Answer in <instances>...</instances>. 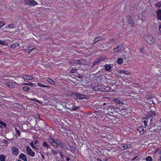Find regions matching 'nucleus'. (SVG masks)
<instances>
[{
	"mask_svg": "<svg viewBox=\"0 0 161 161\" xmlns=\"http://www.w3.org/2000/svg\"><path fill=\"white\" fill-rule=\"evenodd\" d=\"M101 39V38L100 37L97 36L96 37L94 40V43H95L97 41H98L100 40Z\"/></svg>",
	"mask_w": 161,
	"mask_h": 161,
	"instance_id": "31",
	"label": "nucleus"
},
{
	"mask_svg": "<svg viewBox=\"0 0 161 161\" xmlns=\"http://www.w3.org/2000/svg\"><path fill=\"white\" fill-rule=\"evenodd\" d=\"M5 85L8 87L12 88L14 87V85L11 83H6Z\"/></svg>",
	"mask_w": 161,
	"mask_h": 161,
	"instance_id": "23",
	"label": "nucleus"
},
{
	"mask_svg": "<svg viewBox=\"0 0 161 161\" xmlns=\"http://www.w3.org/2000/svg\"><path fill=\"white\" fill-rule=\"evenodd\" d=\"M23 85H28V83H23Z\"/></svg>",
	"mask_w": 161,
	"mask_h": 161,
	"instance_id": "55",
	"label": "nucleus"
},
{
	"mask_svg": "<svg viewBox=\"0 0 161 161\" xmlns=\"http://www.w3.org/2000/svg\"><path fill=\"white\" fill-rule=\"evenodd\" d=\"M34 49V48L32 47H27L25 49V51L28 53H30L31 51Z\"/></svg>",
	"mask_w": 161,
	"mask_h": 161,
	"instance_id": "21",
	"label": "nucleus"
},
{
	"mask_svg": "<svg viewBox=\"0 0 161 161\" xmlns=\"http://www.w3.org/2000/svg\"><path fill=\"white\" fill-rule=\"evenodd\" d=\"M146 98L148 100L147 102L149 103L150 104H153V99L150 97L149 96L147 95L146 97Z\"/></svg>",
	"mask_w": 161,
	"mask_h": 161,
	"instance_id": "19",
	"label": "nucleus"
},
{
	"mask_svg": "<svg viewBox=\"0 0 161 161\" xmlns=\"http://www.w3.org/2000/svg\"><path fill=\"white\" fill-rule=\"evenodd\" d=\"M0 45L5 46H8V43L4 41L0 40Z\"/></svg>",
	"mask_w": 161,
	"mask_h": 161,
	"instance_id": "32",
	"label": "nucleus"
},
{
	"mask_svg": "<svg viewBox=\"0 0 161 161\" xmlns=\"http://www.w3.org/2000/svg\"><path fill=\"white\" fill-rule=\"evenodd\" d=\"M159 160L161 161V156L160 155H159Z\"/></svg>",
	"mask_w": 161,
	"mask_h": 161,
	"instance_id": "60",
	"label": "nucleus"
},
{
	"mask_svg": "<svg viewBox=\"0 0 161 161\" xmlns=\"http://www.w3.org/2000/svg\"><path fill=\"white\" fill-rule=\"evenodd\" d=\"M19 158L24 161H27V159L26 155L24 153H21L19 156Z\"/></svg>",
	"mask_w": 161,
	"mask_h": 161,
	"instance_id": "13",
	"label": "nucleus"
},
{
	"mask_svg": "<svg viewBox=\"0 0 161 161\" xmlns=\"http://www.w3.org/2000/svg\"><path fill=\"white\" fill-rule=\"evenodd\" d=\"M79 78H82L83 77V76L81 75H78Z\"/></svg>",
	"mask_w": 161,
	"mask_h": 161,
	"instance_id": "54",
	"label": "nucleus"
},
{
	"mask_svg": "<svg viewBox=\"0 0 161 161\" xmlns=\"http://www.w3.org/2000/svg\"><path fill=\"white\" fill-rule=\"evenodd\" d=\"M157 18L159 20H161V10L158 9L157 11Z\"/></svg>",
	"mask_w": 161,
	"mask_h": 161,
	"instance_id": "18",
	"label": "nucleus"
},
{
	"mask_svg": "<svg viewBox=\"0 0 161 161\" xmlns=\"http://www.w3.org/2000/svg\"><path fill=\"white\" fill-rule=\"evenodd\" d=\"M155 113L154 111H151L147 115V119H149L151 117H153L155 116Z\"/></svg>",
	"mask_w": 161,
	"mask_h": 161,
	"instance_id": "17",
	"label": "nucleus"
},
{
	"mask_svg": "<svg viewBox=\"0 0 161 161\" xmlns=\"http://www.w3.org/2000/svg\"><path fill=\"white\" fill-rule=\"evenodd\" d=\"M138 130L140 132L141 134H144L146 130L145 127L139 126L137 128Z\"/></svg>",
	"mask_w": 161,
	"mask_h": 161,
	"instance_id": "12",
	"label": "nucleus"
},
{
	"mask_svg": "<svg viewBox=\"0 0 161 161\" xmlns=\"http://www.w3.org/2000/svg\"><path fill=\"white\" fill-rule=\"evenodd\" d=\"M159 121L160 122V123H161V118L160 119Z\"/></svg>",
	"mask_w": 161,
	"mask_h": 161,
	"instance_id": "63",
	"label": "nucleus"
},
{
	"mask_svg": "<svg viewBox=\"0 0 161 161\" xmlns=\"http://www.w3.org/2000/svg\"><path fill=\"white\" fill-rule=\"evenodd\" d=\"M137 17L138 19L141 20L143 22H145L147 21L146 16L144 15V13L142 12L138 14Z\"/></svg>",
	"mask_w": 161,
	"mask_h": 161,
	"instance_id": "5",
	"label": "nucleus"
},
{
	"mask_svg": "<svg viewBox=\"0 0 161 161\" xmlns=\"http://www.w3.org/2000/svg\"><path fill=\"white\" fill-rule=\"evenodd\" d=\"M114 101L116 103H118L119 104L123 105L124 104L123 102L120 101L119 99L117 98H116L114 99Z\"/></svg>",
	"mask_w": 161,
	"mask_h": 161,
	"instance_id": "25",
	"label": "nucleus"
},
{
	"mask_svg": "<svg viewBox=\"0 0 161 161\" xmlns=\"http://www.w3.org/2000/svg\"><path fill=\"white\" fill-rule=\"evenodd\" d=\"M117 62L119 64H122L123 63L122 58H119L117 60Z\"/></svg>",
	"mask_w": 161,
	"mask_h": 161,
	"instance_id": "27",
	"label": "nucleus"
},
{
	"mask_svg": "<svg viewBox=\"0 0 161 161\" xmlns=\"http://www.w3.org/2000/svg\"><path fill=\"white\" fill-rule=\"evenodd\" d=\"M22 78L26 80H29L33 79L34 77L32 76H30L27 75H23Z\"/></svg>",
	"mask_w": 161,
	"mask_h": 161,
	"instance_id": "14",
	"label": "nucleus"
},
{
	"mask_svg": "<svg viewBox=\"0 0 161 161\" xmlns=\"http://www.w3.org/2000/svg\"><path fill=\"white\" fill-rule=\"evenodd\" d=\"M118 73L120 74H124L126 75H130V73L128 71H125L123 70H118Z\"/></svg>",
	"mask_w": 161,
	"mask_h": 161,
	"instance_id": "15",
	"label": "nucleus"
},
{
	"mask_svg": "<svg viewBox=\"0 0 161 161\" xmlns=\"http://www.w3.org/2000/svg\"><path fill=\"white\" fill-rule=\"evenodd\" d=\"M143 89H141L139 91V92H143Z\"/></svg>",
	"mask_w": 161,
	"mask_h": 161,
	"instance_id": "56",
	"label": "nucleus"
},
{
	"mask_svg": "<svg viewBox=\"0 0 161 161\" xmlns=\"http://www.w3.org/2000/svg\"><path fill=\"white\" fill-rule=\"evenodd\" d=\"M110 89V88L109 87H104V89H105V91H108L109 89Z\"/></svg>",
	"mask_w": 161,
	"mask_h": 161,
	"instance_id": "51",
	"label": "nucleus"
},
{
	"mask_svg": "<svg viewBox=\"0 0 161 161\" xmlns=\"http://www.w3.org/2000/svg\"><path fill=\"white\" fill-rule=\"evenodd\" d=\"M15 130L16 131V134L18 136H20V132L18 130L16 129H15Z\"/></svg>",
	"mask_w": 161,
	"mask_h": 161,
	"instance_id": "45",
	"label": "nucleus"
},
{
	"mask_svg": "<svg viewBox=\"0 0 161 161\" xmlns=\"http://www.w3.org/2000/svg\"><path fill=\"white\" fill-rule=\"evenodd\" d=\"M97 161H102L101 160H100V159H99V158H98L97 159Z\"/></svg>",
	"mask_w": 161,
	"mask_h": 161,
	"instance_id": "61",
	"label": "nucleus"
},
{
	"mask_svg": "<svg viewBox=\"0 0 161 161\" xmlns=\"http://www.w3.org/2000/svg\"><path fill=\"white\" fill-rule=\"evenodd\" d=\"M104 86H100V92H105V89H104Z\"/></svg>",
	"mask_w": 161,
	"mask_h": 161,
	"instance_id": "35",
	"label": "nucleus"
},
{
	"mask_svg": "<svg viewBox=\"0 0 161 161\" xmlns=\"http://www.w3.org/2000/svg\"><path fill=\"white\" fill-rule=\"evenodd\" d=\"M105 66L106 70L107 71L110 70L111 68V66L109 65L105 64Z\"/></svg>",
	"mask_w": 161,
	"mask_h": 161,
	"instance_id": "28",
	"label": "nucleus"
},
{
	"mask_svg": "<svg viewBox=\"0 0 161 161\" xmlns=\"http://www.w3.org/2000/svg\"><path fill=\"white\" fill-rule=\"evenodd\" d=\"M78 108V106H73L72 108V110H75L77 109Z\"/></svg>",
	"mask_w": 161,
	"mask_h": 161,
	"instance_id": "47",
	"label": "nucleus"
},
{
	"mask_svg": "<svg viewBox=\"0 0 161 161\" xmlns=\"http://www.w3.org/2000/svg\"><path fill=\"white\" fill-rule=\"evenodd\" d=\"M139 51L142 53L143 54L145 53V52L144 51V50H143V48H141L139 49Z\"/></svg>",
	"mask_w": 161,
	"mask_h": 161,
	"instance_id": "44",
	"label": "nucleus"
},
{
	"mask_svg": "<svg viewBox=\"0 0 161 161\" xmlns=\"http://www.w3.org/2000/svg\"><path fill=\"white\" fill-rule=\"evenodd\" d=\"M3 142L6 144H8V141L5 140H3Z\"/></svg>",
	"mask_w": 161,
	"mask_h": 161,
	"instance_id": "52",
	"label": "nucleus"
},
{
	"mask_svg": "<svg viewBox=\"0 0 161 161\" xmlns=\"http://www.w3.org/2000/svg\"><path fill=\"white\" fill-rule=\"evenodd\" d=\"M47 81L50 83L52 84H54L55 83V82L53 80L50 78L47 79Z\"/></svg>",
	"mask_w": 161,
	"mask_h": 161,
	"instance_id": "29",
	"label": "nucleus"
},
{
	"mask_svg": "<svg viewBox=\"0 0 161 161\" xmlns=\"http://www.w3.org/2000/svg\"><path fill=\"white\" fill-rule=\"evenodd\" d=\"M106 105V103H103V106Z\"/></svg>",
	"mask_w": 161,
	"mask_h": 161,
	"instance_id": "58",
	"label": "nucleus"
},
{
	"mask_svg": "<svg viewBox=\"0 0 161 161\" xmlns=\"http://www.w3.org/2000/svg\"><path fill=\"white\" fill-rule=\"evenodd\" d=\"M159 155H160L161 156V149L160 150V152L159 154Z\"/></svg>",
	"mask_w": 161,
	"mask_h": 161,
	"instance_id": "59",
	"label": "nucleus"
},
{
	"mask_svg": "<svg viewBox=\"0 0 161 161\" xmlns=\"http://www.w3.org/2000/svg\"><path fill=\"white\" fill-rule=\"evenodd\" d=\"M129 146V145H127L126 144L121 145V146L120 149H121L122 150H125L129 148L130 147Z\"/></svg>",
	"mask_w": 161,
	"mask_h": 161,
	"instance_id": "22",
	"label": "nucleus"
},
{
	"mask_svg": "<svg viewBox=\"0 0 161 161\" xmlns=\"http://www.w3.org/2000/svg\"><path fill=\"white\" fill-rule=\"evenodd\" d=\"M5 156L4 155H1L0 156V160L1 161H5Z\"/></svg>",
	"mask_w": 161,
	"mask_h": 161,
	"instance_id": "30",
	"label": "nucleus"
},
{
	"mask_svg": "<svg viewBox=\"0 0 161 161\" xmlns=\"http://www.w3.org/2000/svg\"><path fill=\"white\" fill-rule=\"evenodd\" d=\"M51 149L52 150L51 152L55 154H57L58 153V152L57 151H55V150L52 149L51 148Z\"/></svg>",
	"mask_w": 161,
	"mask_h": 161,
	"instance_id": "43",
	"label": "nucleus"
},
{
	"mask_svg": "<svg viewBox=\"0 0 161 161\" xmlns=\"http://www.w3.org/2000/svg\"><path fill=\"white\" fill-rule=\"evenodd\" d=\"M155 6L156 7L160 8L161 6V2H158L155 4Z\"/></svg>",
	"mask_w": 161,
	"mask_h": 161,
	"instance_id": "37",
	"label": "nucleus"
},
{
	"mask_svg": "<svg viewBox=\"0 0 161 161\" xmlns=\"http://www.w3.org/2000/svg\"><path fill=\"white\" fill-rule=\"evenodd\" d=\"M71 96L72 97L76 99H87L88 98L87 96L75 92L72 93H71Z\"/></svg>",
	"mask_w": 161,
	"mask_h": 161,
	"instance_id": "3",
	"label": "nucleus"
},
{
	"mask_svg": "<svg viewBox=\"0 0 161 161\" xmlns=\"http://www.w3.org/2000/svg\"><path fill=\"white\" fill-rule=\"evenodd\" d=\"M42 146L44 147H46L47 149L48 148H51L49 145L48 144L45 142H44L42 144Z\"/></svg>",
	"mask_w": 161,
	"mask_h": 161,
	"instance_id": "26",
	"label": "nucleus"
},
{
	"mask_svg": "<svg viewBox=\"0 0 161 161\" xmlns=\"http://www.w3.org/2000/svg\"><path fill=\"white\" fill-rule=\"evenodd\" d=\"M146 160L147 161H152L153 160L152 158L150 156H148L146 158Z\"/></svg>",
	"mask_w": 161,
	"mask_h": 161,
	"instance_id": "36",
	"label": "nucleus"
},
{
	"mask_svg": "<svg viewBox=\"0 0 161 161\" xmlns=\"http://www.w3.org/2000/svg\"><path fill=\"white\" fill-rule=\"evenodd\" d=\"M28 85L30 86H33V83H28Z\"/></svg>",
	"mask_w": 161,
	"mask_h": 161,
	"instance_id": "53",
	"label": "nucleus"
},
{
	"mask_svg": "<svg viewBox=\"0 0 161 161\" xmlns=\"http://www.w3.org/2000/svg\"><path fill=\"white\" fill-rule=\"evenodd\" d=\"M38 142L37 140H34L33 142H31L30 143V146L32 148L36 150L39 149V146L38 145Z\"/></svg>",
	"mask_w": 161,
	"mask_h": 161,
	"instance_id": "7",
	"label": "nucleus"
},
{
	"mask_svg": "<svg viewBox=\"0 0 161 161\" xmlns=\"http://www.w3.org/2000/svg\"><path fill=\"white\" fill-rule=\"evenodd\" d=\"M25 3L27 5L32 6L37 4L36 2L34 0H25Z\"/></svg>",
	"mask_w": 161,
	"mask_h": 161,
	"instance_id": "6",
	"label": "nucleus"
},
{
	"mask_svg": "<svg viewBox=\"0 0 161 161\" xmlns=\"http://www.w3.org/2000/svg\"><path fill=\"white\" fill-rule=\"evenodd\" d=\"M158 149H157L156 151H155V153H156L157 152V151H158Z\"/></svg>",
	"mask_w": 161,
	"mask_h": 161,
	"instance_id": "64",
	"label": "nucleus"
},
{
	"mask_svg": "<svg viewBox=\"0 0 161 161\" xmlns=\"http://www.w3.org/2000/svg\"><path fill=\"white\" fill-rule=\"evenodd\" d=\"M124 47L122 45H119L116 47L114 48L113 49L114 53L117 54H121L123 52Z\"/></svg>",
	"mask_w": 161,
	"mask_h": 161,
	"instance_id": "4",
	"label": "nucleus"
},
{
	"mask_svg": "<svg viewBox=\"0 0 161 161\" xmlns=\"http://www.w3.org/2000/svg\"><path fill=\"white\" fill-rule=\"evenodd\" d=\"M143 122L144 123V125L145 126H147V121L146 120H145L143 121Z\"/></svg>",
	"mask_w": 161,
	"mask_h": 161,
	"instance_id": "48",
	"label": "nucleus"
},
{
	"mask_svg": "<svg viewBox=\"0 0 161 161\" xmlns=\"http://www.w3.org/2000/svg\"><path fill=\"white\" fill-rule=\"evenodd\" d=\"M11 150L12 153L14 155H18L19 153V150L16 147H12Z\"/></svg>",
	"mask_w": 161,
	"mask_h": 161,
	"instance_id": "11",
	"label": "nucleus"
},
{
	"mask_svg": "<svg viewBox=\"0 0 161 161\" xmlns=\"http://www.w3.org/2000/svg\"><path fill=\"white\" fill-rule=\"evenodd\" d=\"M103 58H102L101 57L99 58L98 59H97L94 62V65H95L99 63L100 62L103 61L104 59L106 58V57L105 56L103 57Z\"/></svg>",
	"mask_w": 161,
	"mask_h": 161,
	"instance_id": "16",
	"label": "nucleus"
},
{
	"mask_svg": "<svg viewBox=\"0 0 161 161\" xmlns=\"http://www.w3.org/2000/svg\"><path fill=\"white\" fill-rule=\"evenodd\" d=\"M23 89L25 91H28L29 90V88L28 86H25L23 87Z\"/></svg>",
	"mask_w": 161,
	"mask_h": 161,
	"instance_id": "40",
	"label": "nucleus"
},
{
	"mask_svg": "<svg viewBox=\"0 0 161 161\" xmlns=\"http://www.w3.org/2000/svg\"><path fill=\"white\" fill-rule=\"evenodd\" d=\"M77 69L76 68H75L73 69H72L70 71V72L72 73H75L77 72Z\"/></svg>",
	"mask_w": 161,
	"mask_h": 161,
	"instance_id": "38",
	"label": "nucleus"
},
{
	"mask_svg": "<svg viewBox=\"0 0 161 161\" xmlns=\"http://www.w3.org/2000/svg\"><path fill=\"white\" fill-rule=\"evenodd\" d=\"M14 25L12 24H10L8 25V27L9 28H13Z\"/></svg>",
	"mask_w": 161,
	"mask_h": 161,
	"instance_id": "49",
	"label": "nucleus"
},
{
	"mask_svg": "<svg viewBox=\"0 0 161 161\" xmlns=\"http://www.w3.org/2000/svg\"><path fill=\"white\" fill-rule=\"evenodd\" d=\"M159 31L161 33V24L159 25Z\"/></svg>",
	"mask_w": 161,
	"mask_h": 161,
	"instance_id": "50",
	"label": "nucleus"
},
{
	"mask_svg": "<svg viewBox=\"0 0 161 161\" xmlns=\"http://www.w3.org/2000/svg\"><path fill=\"white\" fill-rule=\"evenodd\" d=\"M126 18L128 23L129 25L133 26L134 25V20L129 16H127Z\"/></svg>",
	"mask_w": 161,
	"mask_h": 161,
	"instance_id": "8",
	"label": "nucleus"
},
{
	"mask_svg": "<svg viewBox=\"0 0 161 161\" xmlns=\"http://www.w3.org/2000/svg\"><path fill=\"white\" fill-rule=\"evenodd\" d=\"M30 100L31 101H35L36 102H37V103H40V101L39 100H36V99H33V98H31L30 99Z\"/></svg>",
	"mask_w": 161,
	"mask_h": 161,
	"instance_id": "46",
	"label": "nucleus"
},
{
	"mask_svg": "<svg viewBox=\"0 0 161 161\" xmlns=\"http://www.w3.org/2000/svg\"><path fill=\"white\" fill-rule=\"evenodd\" d=\"M0 124L2 126H3L4 127H5L6 126V124L3 122L0 121Z\"/></svg>",
	"mask_w": 161,
	"mask_h": 161,
	"instance_id": "42",
	"label": "nucleus"
},
{
	"mask_svg": "<svg viewBox=\"0 0 161 161\" xmlns=\"http://www.w3.org/2000/svg\"><path fill=\"white\" fill-rule=\"evenodd\" d=\"M144 39L149 44L157 45L156 44L155 39L153 38V36L151 35H145L144 37Z\"/></svg>",
	"mask_w": 161,
	"mask_h": 161,
	"instance_id": "2",
	"label": "nucleus"
},
{
	"mask_svg": "<svg viewBox=\"0 0 161 161\" xmlns=\"http://www.w3.org/2000/svg\"><path fill=\"white\" fill-rule=\"evenodd\" d=\"M26 151L28 155L29 156L32 157H33L35 156V153L32 151L29 146H27Z\"/></svg>",
	"mask_w": 161,
	"mask_h": 161,
	"instance_id": "9",
	"label": "nucleus"
},
{
	"mask_svg": "<svg viewBox=\"0 0 161 161\" xmlns=\"http://www.w3.org/2000/svg\"><path fill=\"white\" fill-rule=\"evenodd\" d=\"M127 109L121 108L120 111H119V114H121L123 115H125L127 113Z\"/></svg>",
	"mask_w": 161,
	"mask_h": 161,
	"instance_id": "20",
	"label": "nucleus"
},
{
	"mask_svg": "<svg viewBox=\"0 0 161 161\" xmlns=\"http://www.w3.org/2000/svg\"><path fill=\"white\" fill-rule=\"evenodd\" d=\"M48 140L53 146L57 148L59 147H63V145L62 144L61 142L58 139L50 138L48 139Z\"/></svg>",
	"mask_w": 161,
	"mask_h": 161,
	"instance_id": "1",
	"label": "nucleus"
},
{
	"mask_svg": "<svg viewBox=\"0 0 161 161\" xmlns=\"http://www.w3.org/2000/svg\"><path fill=\"white\" fill-rule=\"evenodd\" d=\"M15 104H16L17 106H18V105H19V104L18 103H16Z\"/></svg>",
	"mask_w": 161,
	"mask_h": 161,
	"instance_id": "62",
	"label": "nucleus"
},
{
	"mask_svg": "<svg viewBox=\"0 0 161 161\" xmlns=\"http://www.w3.org/2000/svg\"><path fill=\"white\" fill-rule=\"evenodd\" d=\"M69 147H68L69 149H70V151H71L73 153H74L75 152V147L70 145H68Z\"/></svg>",
	"mask_w": 161,
	"mask_h": 161,
	"instance_id": "24",
	"label": "nucleus"
},
{
	"mask_svg": "<svg viewBox=\"0 0 161 161\" xmlns=\"http://www.w3.org/2000/svg\"><path fill=\"white\" fill-rule=\"evenodd\" d=\"M66 159H67V161H69L70 159L69 158H66Z\"/></svg>",
	"mask_w": 161,
	"mask_h": 161,
	"instance_id": "57",
	"label": "nucleus"
},
{
	"mask_svg": "<svg viewBox=\"0 0 161 161\" xmlns=\"http://www.w3.org/2000/svg\"><path fill=\"white\" fill-rule=\"evenodd\" d=\"M5 25V23L4 21H0V28H2Z\"/></svg>",
	"mask_w": 161,
	"mask_h": 161,
	"instance_id": "39",
	"label": "nucleus"
},
{
	"mask_svg": "<svg viewBox=\"0 0 161 161\" xmlns=\"http://www.w3.org/2000/svg\"><path fill=\"white\" fill-rule=\"evenodd\" d=\"M83 62V60L82 59L77 60L75 61V63H77L79 64H82V63Z\"/></svg>",
	"mask_w": 161,
	"mask_h": 161,
	"instance_id": "34",
	"label": "nucleus"
},
{
	"mask_svg": "<svg viewBox=\"0 0 161 161\" xmlns=\"http://www.w3.org/2000/svg\"><path fill=\"white\" fill-rule=\"evenodd\" d=\"M20 45V44L18 42H15L11 44L10 47L12 49L15 50L18 49V47Z\"/></svg>",
	"mask_w": 161,
	"mask_h": 161,
	"instance_id": "10",
	"label": "nucleus"
},
{
	"mask_svg": "<svg viewBox=\"0 0 161 161\" xmlns=\"http://www.w3.org/2000/svg\"><path fill=\"white\" fill-rule=\"evenodd\" d=\"M100 87L99 86H94V90L96 91H100Z\"/></svg>",
	"mask_w": 161,
	"mask_h": 161,
	"instance_id": "33",
	"label": "nucleus"
},
{
	"mask_svg": "<svg viewBox=\"0 0 161 161\" xmlns=\"http://www.w3.org/2000/svg\"><path fill=\"white\" fill-rule=\"evenodd\" d=\"M37 85L38 86H40L41 87H47V86H45V85H43L42 84L39 83H37Z\"/></svg>",
	"mask_w": 161,
	"mask_h": 161,
	"instance_id": "41",
	"label": "nucleus"
}]
</instances>
